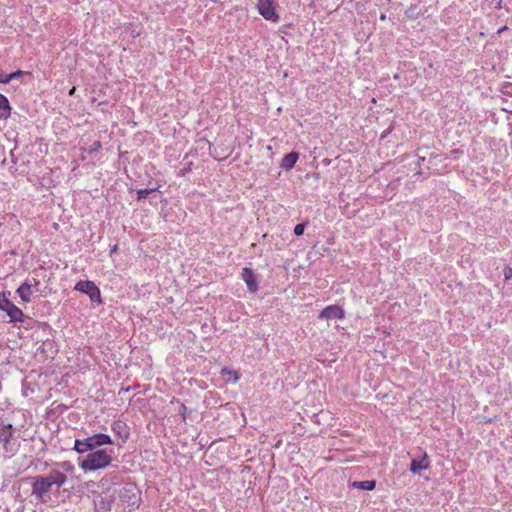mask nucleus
<instances>
[{
  "instance_id": "nucleus-1",
  "label": "nucleus",
  "mask_w": 512,
  "mask_h": 512,
  "mask_svg": "<svg viewBox=\"0 0 512 512\" xmlns=\"http://www.w3.org/2000/svg\"><path fill=\"white\" fill-rule=\"evenodd\" d=\"M111 462V454L106 449H102L89 453L79 465L85 471H94L108 467Z\"/></svg>"
},
{
  "instance_id": "nucleus-2",
  "label": "nucleus",
  "mask_w": 512,
  "mask_h": 512,
  "mask_svg": "<svg viewBox=\"0 0 512 512\" xmlns=\"http://www.w3.org/2000/svg\"><path fill=\"white\" fill-rule=\"evenodd\" d=\"M64 482V478L58 474L53 473L49 476H39L33 479L32 483V493L39 498H42L53 485H57L58 487Z\"/></svg>"
},
{
  "instance_id": "nucleus-3",
  "label": "nucleus",
  "mask_w": 512,
  "mask_h": 512,
  "mask_svg": "<svg viewBox=\"0 0 512 512\" xmlns=\"http://www.w3.org/2000/svg\"><path fill=\"white\" fill-rule=\"evenodd\" d=\"M257 11L266 20L271 23H278L280 15L277 10V0H257Z\"/></svg>"
},
{
  "instance_id": "nucleus-4",
  "label": "nucleus",
  "mask_w": 512,
  "mask_h": 512,
  "mask_svg": "<svg viewBox=\"0 0 512 512\" xmlns=\"http://www.w3.org/2000/svg\"><path fill=\"white\" fill-rule=\"evenodd\" d=\"M0 310L9 316V322H22L24 314L20 308L14 305L5 295L0 294Z\"/></svg>"
},
{
  "instance_id": "nucleus-5",
  "label": "nucleus",
  "mask_w": 512,
  "mask_h": 512,
  "mask_svg": "<svg viewBox=\"0 0 512 512\" xmlns=\"http://www.w3.org/2000/svg\"><path fill=\"white\" fill-rule=\"evenodd\" d=\"M75 290L88 295L93 303H97L98 305L102 303L100 289L93 281H79L75 285Z\"/></svg>"
},
{
  "instance_id": "nucleus-6",
  "label": "nucleus",
  "mask_w": 512,
  "mask_h": 512,
  "mask_svg": "<svg viewBox=\"0 0 512 512\" xmlns=\"http://www.w3.org/2000/svg\"><path fill=\"white\" fill-rule=\"evenodd\" d=\"M112 440L109 435L106 434H95L85 439V447L82 450H92L94 448L111 444Z\"/></svg>"
},
{
  "instance_id": "nucleus-7",
  "label": "nucleus",
  "mask_w": 512,
  "mask_h": 512,
  "mask_svg": "<svg viewBox=\"0 0 512 512\" xmlns=\"http://www.w3.org/2000/svg\"><path fill=\"white\" fill-rule=\"evenodd\" d=\"M320 319H339L342 320L345 318V311L341 306L338 305H329L326 306L318 316Z\"/></svg>"
},
{
  "instance_id": "nucleus-8",
  "label": "nucleus",
  "mask_w": 512,
  "mask_h": 512,
  "mask_svg": "<svg viewBox=\"0 0 512 512\" xmlns=\"http://www.w3.org/2000/svg\"><path fill=\"white\" fill-rule=\"evenodd\" d=\"M430 465L431 462L429 460V456L426 452H424L420 460L413 459L411 461L410 471L413 474H419L420 471L429 469Z\"/></svg>"
},
{
  "instance_id": "nucleus-9",
  "label": "nucleus",
  "mask_w": 512,
  "mask_h": 512,
  "mask_svg": "<svg viewBox=\"0 0 512 512\" xmlns=\"http://www.w3.org/2000/svg\"><path fill=\"white\" fill-rule=\"evenodd\" d=\"M242 279L247 285L250 292H256L258 290L257 278L252 269L245 267L242 270Z\"/></svg>"
},
{
  "instance_id": "nucleus-10",
  "label": "nucleus",
  "mask_w": 512,
  "mask_h": 512,
  "mask_svg": "<svg viewBox=\"0 0 512 512\" xmlns=\"http://www.w3.org/2000/svg\"><path fill=\"white\" fill-rule=\"evenodd\" d=\"M37 289L28 282L22 283L17 289V294L23 302H30Z\"/></svg>"
},
{
  "instance_id": "nucleus-11",
  "label": "nucleus",
  "mask_w": 512,
  "mask_h": 512,
  "mask_svg": "<svg viewBox=\"0 0 512 512\" xmlns=\"http://www.w3.org/2000/svg\"><path fill=\"white\" fill-rule=\"evenodd\" d=\"M13 437V427L11 424L5 425L0 428V442L3 444L6 451H9V443Z\"/></svg>"
},
{
  "instance_id": "nucleus-12",
  "label": "nucleus",
  "mask_w": 512,
  "mask_h": 512,
  "mask_svg": "<svg viewBox=\"0 0 512 512\" xmlns=\"http://www.w3.org/2000/svg\"><path fill=\"white\" fill-rule=\"evenodd\" d=\"M298 158L299 154L297 152L292 151L286 154L281 161V168L287 171L291 170L295 166Z\"/></svg>"
},
{
  "instance_id": "nucleus-13",
  "label": "nucleus",
  "mask_w": 512,
  "mask_h": 512,
  "mask_svg": "<svg viewBox=\"0 0 512 512\" xmlns=\"http://www.w3.org/2000/svg\"><path fill=\"white\" fill-rule=\"evenodd\" d=\"M221 375L225 378L226 383H237L240 379V374L237 371L227 367L221 369Z\"/></svg>"
},
{
  "instance_id": "nucleus-14",
  "label": "nucleus",
  "mask_w": 512,
  "mask_h": 512,
  "mask_svg": "<svg viewBox=\"0 0 512 512\" xmlns=\"http://www.w3.org/2000/svg\"><path fill=\"white\" fill-rule=\"evenodd\" d=\"M351 487H353L355 489L365 490V491H372L376 487V481L375 480L354 481L351 483Z\"/></svg>"
},
{
  "instance_id": "nucleus-15",
  "label": "nucleus",
  "mask_w": 512,
  "mask_h": 512,
  "mask_svg": "<svg viewBox=\"0 0 512 512\" xmlns=\"http://www.w3.org/2000/svg\"><path fill=\"white\" fill-rule=\"evenodd\" d=\"M11 107L8 99L0 94V118L7 119L10 116Z\"/></svg>"
},
{
  "instance_id": "nucleus-16",
  "label": "nucleus",
  "mask_w": 512,
  "mask_h": 512,
  "mask_svg": "<svg viewBox=\"0 0 512 512\" xmlns=\"http://www.w3.org/2000/svg\"><path fill=\"white\" fill-rule=\"evenodd\" d=\"M157 188H153V189H140L137 191V199L138 200H141V199H145L150 193L156 191Z\"/></svg>"
},
{
  "instance_id": "nucleus-17",
  "label": "nucleus",
  "mask_w": 512,
  "mask_h": 512,
  "mask_svg": "<svg viewBox=\"0 0 512 512\" xmlns=\"http://www.w3.org/2000/svg\"><path fill=\"white\" fill-rule=\"evenodd\" d=\"M112 429L113 431H127V427L125 425V423L121 422V421H117L113 424L112 426Z\"/></svg>"
},
{
  "instance_id": "nucleus-18",
  "label": "nucleus",
  "mask_w": 512,
  "mask_h": 512,
  "mask_svg": "<svg viewBox=\"0 0 512 512\" xmlns=\"http://www.w3.org/2000/svg\"><path fill=\"white\" fill-rule=\"evenodd\" d=\"M305 230V223H299L294 227V234L296 236H301Z\"/></svg>"
},
{
  "instance_id": "nucleus-19",
  "label": "nucleus",
  "mask_w": 512,
  "mask_h": 512,
  "mask_svg": "<svg viewBox=\"0 0 512 512\" xmlns=\"http://www.w3.org/2000/svg\"><path fill=\"white\" fill-rule=\"evenodd\" d=\"M85 440L84 441H80V440H76L75 441V450L79 453H84V452H87L88 450H82V448L85 447Z\"/></svg>"
},
{
  "instance_id": "nucleus-20",
  "label": "nucleus",
  "mask_w": 512,
  "mask_h": 512,
  "mask_svg": "<svg viewBox=\"0 0 512 512\" xmlns=\"http://www.w3.org/2000/svg\"><path fill=\"white\" fill-rule=\"evenodd\" d=\"M22 74H23V72L21 70H18L16 72L7 74V77L5 78V80L8 81V83H9L10 81H12L13 79L18 78Z\"/></svg>"
},
{
  "instance_id": "nucleus-21",
  "label": "nucleus",
  "mask_w": 512,
  "mask_h": 512,
  "mask_svg": "<svg viewBox=\"0 0 512 512\" xmlns=\"http://www.w3.org/2000/svg\"><path fill=\"white\" fill-rule=\"evenodd\" d=\"M504 277L506 280L512 278V268L509 266H506L504 269Z\"/></svg>"
},
{
  "instance_id": "nucleus-22",
  "label": "nucleus",
  "mask_w": 512,
  "mask_h": 512,
  "mask_svg": "<svg viewBox=\"0 0 512 512\" xmlns=\"http://www.w3.org/2000/svg\"><path fill=\"white\" fill-rule=\"evenodd\" d=\"M6 77L7 74L0 71V83H8V81L5 80Z\"/></svg>"
},
{
  "instance_id": "nucleus-23",
  "label": "nucleus",
  "mask_w": 512,
  "mask_h": 512,
  "mask_svg": "<svg viewBox=\"0 0 512 512\" xmlns=\"http://www.w3.org/2000/svg\"><path fill=\"white\" fill-rule=\"evenodd\" d=\"M93 146H94V149H100L101 143L99 141H96V142H94Z\"/></svg>"
},
{
  "instance_id": "nucleus-24",
  "label": "nucleus",
  "mask_w": 512,
  "mask_h": 512,
  "mask_svg": "<svg viewBox=\"0 0 512 512\" xmlns=\"http://www.w3.org/2000/svg\"><path fill=\"white\" fill-rule=\"evenodd\" d=\"M507 29H508V27H507V26H503V27H501V28L497 31V33H498V34H500V33H502L503 31H505V30H507Z\"/></svg>"
},
{
  "instance_id": "nucleus-25",
  "label": "nucleus",
  "mask_w": 512,
  "mask_h": 512,
  "mask_svg": "<svg viewBox=\"0 0 512 512\" xmlns=\"http://www.w3.org/2000/svg\"><path fill=\"white\" fill-rule=\"evenodd\" d=\"M118 250V245H114L111 249V253H114Z\"/></svg>"
},
{
  "instance_id": "nucleus-26",
  "label": "nucleus",
  "mask_w": 512,
  "mask_h": 512,
  "mask_svg": "<svg viewBox=\"0 0 512 512\" xmlns=\"http://www.w3.org/2000/svg\"><path fill=\"white\" fill-rule=\"evenodd\" d=\"M380 19H381V20H385V19H386V15H385V14H381V15H380Z\"/></svg>"
},
{
  "instance_id": "nucleus-27",
  "label": "nucleus",
  "mask_w": 512,
  "mask_h": 512,
  "mask_svg": "<svg viewBox=\"0 0 512 512\" xmlns=\"http://www.w3.org/2000/svg\"><path fill=\"white\" fill-rule=\"evenodd\" d=\"M74 91H75V87H73V88L69 91V94H71V95H72V94L74 93Z\"/></svg>"
}]
</instances>
